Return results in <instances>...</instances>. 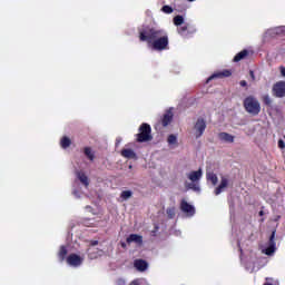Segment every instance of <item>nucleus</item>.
Returning <instances> with one entry per match:
<instances>
[{
	"label": "nucleus",
	"instance_id": "1",
	"mask_svg": "<svg viewBox=\"0 0 285 285\" xmlns=\"http://www.w3.org/2000/svg\"><path fill=\"white\" fill-rule=\"evenodd\" d=\"M139 41H146L157 52L168 50L169 39L168 32L164 29L146 26L138 29Z\"/></svg>",
	"mask_w": 285,
	"mask_h": 285
},
{
	"label": "nucleus",
	"instance_id": "2",
	"mask_svg": "<svg viewBox=\"0 0 285 285\" xmlns=\"http://www.w3.org/2000/svg\"><path fill=\"white\" fill-rule=\"evenodd\" d=\"M139 132L136 135V141L138 144H146V141H153V128L150 125L142 122L139 127Z\"/></svg>",
	"mask_w": 285,
	"mask_h": 285
},
{
	"label": "nucleus",
	"instance_id": "3",
	"mask_svg": "<svg viewBox=\"0 0 285 285\" xmlns=\"http://www.w3.org/2000/svg\"><path fill=\"white\" fill-rule=\"evenodd\" d=\"M243 106L249 115H259L262 112V106L259 105V100L253 96H248L244 99Z\"/></svg>",
	"mask_w": 285,
	"mask_h": 285
},
{
	"label": "nucleus",
	"instance_id": "4",
	"mask_svg": "<svg viewBox=\"0 0 285 285\" xmlns=\"http://www.w3.org/2000/svg\"><path fill=\"white\" fill-rule=\"evenodd\" d=\"M177 32L178 35H180V37H183V39H190L195 37L197 32V27H195V24L190 22H186L177 28Z\"/></svg>",
	"mask_w": 285,
	"mask_h": 285
},
{
	"label": "nucleus",
	"instance_id": "5",
	"mask_svg": "<svg viewBox=\"0 0 285 285\" xmlns=\"http://www.w3.org/2000/svg\"><path fill=\"white\" fill-rule=\"evenodd\" d=\"M196 139H199L206 132V119L199 117L194 124Z\"/></svg>",
	"mask_w": 285,
	"mask_h": 285
},
{
	"label": "nucleus",
	"instance_id": "6",
	"mask_svg": "<svg viewBox=\"0 0 285 285\" xmlns=\"http://www.w3.org/2000/svg\"><path fill=\"white\" fill-rule=\"evenodd\" d=\"M272 92L274 97L282 99L285 97V81H278L274 83Z\"/></svg>",
	"mask_w": 285,
	"mask_h": 285
},
{
	"label": "nucleus",
	"instance_id": "7",
	"mask_svg": "<svg viewBox=\"0 0 285 285\" xmlns=\"http://www.w3.org/2000/svg\"><path fill=\"white\" fill-rule=\"evenodd\" d=\"M180 210L183 213H186L190 217H193V215H195V207L193 205L188 204V202L186 199H181Z\"/></svg>",
	"mask_w": 285,
	"mask_h": 285
},
{
	"label": "nucleus",
	"instance_id": "8",
	"mask_svg": "<svg viewBox=\"0 0 285 285\" xmlns=\"http://www.w3.org/2000/svg\"><path fill=\"white\" fill-rule=\"evenodd\" d=\"M233 75V71L225 69L223 71L213 73L208 79H207V83H209L210 81H213V79H224L226 77H230Z\"/></svg>",
	"mask_w": 285,
	"mask_h": 285
},
{
	"label": "nucleus",
	"instance_id": "9",
	"mask_svg": "<svg viewBox=\"0 0 285 285\" xmlns=\"http://www.w3.org/2000/svg\"><path fill=\"white\" fill-rule=\"evenodd\" d=\"M275 246H276V243H275V230H274L269 236L268 246L265 249V255H273V253H275V248H276Z\"/></svg>",
	"mask_w": 285,
	"mask_h": 285
},
{
	"label": "nucleus",
	"instance_id": "10",
	"mask_svg": "<svg viewBox=\"0 0 285 285\" xmlns=\"http://www.w3.org/2000/svg\"><path fill=\"white\" fill-rule=\"evenodd\" d=\"M81 256L77 255V254H70L67 257V264H69V266H81Z\"/></svg>",
	"mask_w": 285,
	"mask_h": 285
},
{
	"label": "nucleus",
	"instance_id": "11",
	"mask_svg": "<svg viewBox=\"0 0 285 285\" xmlns=\"http://www.w3.org/2000/svg\"><path fill=\"white\" fill-rule=\"evenodd\" d=\"M218 139L220 141H225L226 144H234L235 142V136L226 132V131H223V132H219L218 134Z\"/></svg>",
	"mask_w": 285,
	"mask_h": 285
},
{
	"label": "nucleus",
	"instance_id": "12",
	"mask_svg": "<svg viewBox=\"0 0 285 285\" xmlns=\"http://www.w3.org/2000/svg\"><path fill=\"white\" fill-rule=\"evenodd\" d=\"M224 188H228V178L222 177L219 186L215 188V195H222L224 193Z\"/></svg>",
	"mask_w": 285,
	"mask_h": 285
},
{
	"label": "nucleus",
	"instance_id": "13",
	"mask_svg": "<svg viewBox=\"0 0 285 285\" xmlns=\"http://www.w3.org/2000/svg\"><path fill=\"white\" fill-rule=\"evenodd\" d=\"M202 175H204V173L202 171V168H199L198 170L189 173L187 177L195 184V181H199V179H202Z\"/></svg>",
	"mask_w": 285,
	"mask_h": 285
},
{
	"label": "nucleus",
	"instance_id": "14",
	"mask_svg": "<svg viewBox=\"0 0 285 285\" xmlns=\"http://www.w3.org/2000/svg\"><path fill=\"white\" fill-rule=\"evenodd\" d=\"M144 244V237L141 235L131 234L127 238V244Z\"/></svg>",
	"mask_w": 285,
	"mask_h": 285
},
{
	"label": "nucleus",
	"instance_id": "15",
	"mask_svg": "<svg viewBox=\"0 0 285 285\" xmlns=\"http://www.w3.org/2000/svg\"><path fill=\"white\" fill-rule=\"evenodd\" d=\"M134 266L135 268H137V271H140V273H144V271L148 268V262L144 259H136L134 262Z\"/></svg>",
	"mask_w": 285,
	"mask_h": 285
},
{
	"label": "nucleus",
	"instance_id": "16",
	"mask_svg": "<svg viewBox=\"0 0 285 285\" xmlns=\"http://www.w3.org/2000/svg\"><path fill=\"white\" fill-rule=\"evenodd\" d=\"M173 117H174L173 111H167L166 114H164L161 119V126L166 128V126L173 122Z\"/></svg>",
	"mask_w": 285,
	"mask_h": 285
},
{
	"label": "nucleus",
	"instance_id": "17",
	"mask_svg": "<svg viewBox=\"0 0 285 285\" xmlns=\"http://www.w3.org/2000/svg\"><path fill=\"white\" fill-rule=\"evenodd\" d=\"M120 155L125 157V159H135V157H137V154H135L132 149H121Z\"/></svg>",
	"mask_w": 285,
	"mask_h": 285
},
{
	"label": "nucleus",
	"instance_id": "18",
	"mask_svg": "<svg viewBox=\"0 0 285 285\" xmlns=\"http://www.w3.org/2000/svg\"><path fill=\"white\" fill-rule=\"evenodd\" d=\"M206 179L207 181H210L212 185L217 186V183L219 181V178L217 177V174L213 171H207L206 173Z\"/></svg>",
	"mask_w": 285,
	"mask_h": 285
},
{
	"label": "nucleus",
	"instance_id": "19",
	"mask_svg": "<svg viewBox=\"0 0 285 285\" xmlns=\"http://www.w3.org/2000/svg\"><path fill=\"white\" fill-rule=\"evenodd\" d=\"M77 177H78L79 181H81L83 184V186H86V188H88V186H90L88 176H86V174L83 171H78Z\"/></svg>",
	"mask_w": 285,
	"mask_h": 285
},
{
	"label": "nucleus",
	"instance_id": "20",
	"mask_svg": "<svg viewBox=\"0 0 285 285\" xmlns=\"http://www.w3.org/2000/svg\"><path fill=\"white\" fill-rule=\"evenodd\" d=\"M247 56H248V50L244 49V50H242L240 52H238V53L234 57L233 61H234L235 63H237V62L242 61L243 59H246Z\"/></svg>",
	"mask_w": 285,
	"mask_h": 285
},
{
	"label": "nucleus",
	"instance_id": "21",
	"mask_svg": "<svg viewBox=\"0 0 285 285\" xmlns=\"http://www.w3.org/2000/svg\"><path fill=\"white\" fill-rule=\"evenodd\" d=\"M67 255H68V248L66 246H60V249L58 252L59 262H65Z\"/></svg>",
	"mask_w": 285,
	"mask_h": 285
},
{
	"label": "nucleus",
	"instance_id": "22",
	"mask_svg": "<svg viewBox=\"0 0 285 285\" xmlns=\"http://www.w3.org/2000/svg\"><path fill=\"white\" fill-rule=\"evenodd\" d=\"M83 153L87 156L89 161H95V153L92 151V148L90 147H85Z\"/></svg>",
	"mask_w": 285,
	"mask_h": 285
},
{
	"label": "nucleus",
	"instance_id": "23",
	"mask_svg": "<svg viewBox=\"0 0 285 285\" xmlns=\"http://www.w3.org/2000/svg\"><path fill=\"white\" fill-rule=\"evenodd\" d=\"M71 144H72V140H70V138H68V136L62 137L61 140H60V146L63 149L70 148Z\"/></svg>",
	"mask_w": 285,
	"mask_h": 285
},
{
	"label": "nucleus",
	"instance_id": "24",
	"mask_svg": "<svg viewBox=\"0 0 285 285\" xmlns=\"http://www.w3.org/2000/svg\"><path fill=\"white\" fill-rule=\"evenodd\" d=\"M130 197H132V190H122L120 194V199H122V202H128Z\"/></svg>",
	"mask_w": 285,
	"mask_h": 285
},
{
	"label": "nucleus",
	"instance_id": "25",
	"mask_svg": "<svg viewBox=\"0 0 285 285\" xmlns=\"http://www.w3.org/2000/svg\"><path fill=\"white\" fill-rule=\"evenodd\" d=\"M184 16H176L174 17V26H177V28H181L184 26Z\"/></svg>",
	"mask_w": 285,
	"mask_h": 285
},
{
	"label": "nucleus",
	"instance_id": "26",
	"mask_svg": "<svg viewBox=\"0 0 285 285\" xmlns=\"http://www.w3.org/2000/svg\"><path fill=\"white\" fill-rule=\"evenodd\" d=\"M167 144H169V146H175V144H177V136L175 135H169L167 138Z\"/></svg>",
	"mask_w": 285,
	"mask_h": 285
},
{
	"label": "nucleus",
	"instance_id": "27",
	"mask_svg": "<svg viewBox=\"0 0 285 285\" xmlns=\"http://www.w3.org/2000/svg\"><path fill=\"white\" fill-rule=\"evenodd\" d=\"M263 102L265 106H272L273 105V99H271V96L265 95L263 96Z\"/></svg>",
	"mask_w": 285,
	"mask_h": 285
},
{
	"label": "nucleus",
	"instance_id": "28",
	"mask_svg": "<svg viewBox=\"0 0 285 285\" xmlns=\"http://www.w3.org/2000/svg\"><path fill=\"white\" fill-rule=\"evenodd\" d=\"M161 11L165 12V14H173V7L166 4L161 8Z\"/></svg>",
	"mask_w": 285,
	"mask_h": 285
},
{
	"label": "nucleus",
	"instance_id": "29",
	"mask_svg": "<svg viewBox=\"0 0 285 285\" xmlns=\"http://www.w3.org/2000/svg\"><path fill=\"white\" fill-rule=\"evenodd\" d=\"M167 215H168L169 219H174L175 218V207L167 208Z\"/></svg>",
	"mask_w": 285,
	"mask_h": 285
},
{
	"label": "nucleus",
	"instance_id": "30",
	"mask_svg": "<svg viewBox=\"0 0 285 285\" xmlns=\"http://www.w3.org/2000/svg\"><path fill=\"white\" fill-rule=\"evenodd\" d=\"M187 188H189V190H195L196 193H199V186L195 185L194 183L188 184Z\"/></svg>",
	"mask_w": 285,
	"mask_h": 285
},
{
	"label": "nucleus",
	"instance_id": "31",
	"mask_svg": "<svg viewBox=\"0 0 285 285\" xmlns=\"http://www.w3.org/2000/svg\"><path fill=\"white\" fill-rule=\"evenodd\" d=\"M116 284H117V285H126V279H124V278H118V279L116 281Z\"/></svg>",
	"mask_w": 285,
	"mask_h": 285
},
{
	"label": "nucleus",
	"instance_id": "32",
	"mask_svg": "<svg viewBox=\"0 0 285 285\" xmlns=\"http://www.w3.org/2000/svg\"><path fill=\"white\" fill-rule=\"evenodd\" d=\"M129 285H141V281L139 278H136Z\"/></svg>",
	"mask_w": 285,
	"mask_h": 285
},
{
	"label": "nucleus",
	"instance_id": "33",
	"mask_svg": "<svg viewBox=\"0 0 285 285\" xmlns=\"http://www.w3.org/2000/svg\"><path fill=\"white\" fill-rule=\"evenodd\" d=\"M239 86H242V88H246V86H248V82H246V80H242L239 82Z\"/></svg>",
	"mask_w": 285,
	"mask_h": 285
},
{
	"label": "nucleus",
	"instance_id": "34",
	"mask_svg": "<svg viewBox=\"0 0 285 285\" xmlns=\"http://www.w3.org/2000/svg\"><path fill=\"white\" fill-rule=\"evenodd\" d=\"M278 148H285L284 140H278Z\"/></svg>",
	"mask_w": 285,
	"mask_h": 285
},
{
	"label": "nucleus",
	"instance_id": "35",
	"mask_svg": "<svg viewBox=\"0 0 285 285\" xmlns=\"http://www.w3.org/2000/svg\"><path fill=\"white\" fill-rule=\"evenodd\" d=\"M99 245V240H91L90 242V246H98Z\"/></svg>",
	"mask_w": 285,
	"mask_h": 285
},
{
	"label": "nucleus",
	"instance_id": "36",
	"mask_svg": "<svg viewBox=\"0 0 285 285\" xmlns=\"http://www.w3.org/2000/svg\"><path fill=\"white\" fill-rule=\"evenodd\" d=\"M281 75H282V77H285V68L284 67H281Z\"/></svg>",
	"mask_w": 285,
	"mask_h": 285
},
{
	"label": "nucleus",
	"instance_id": "37",
	"mask_svg": "<svg viewBox=\"0 0 285 285\" xmlns=\"http://www.w3.org/2000/svg\"><path fill=\"white\" fill-rule=\"evenodd\" d=\"M249 75H250L252 79H255V72L249 71Z\"/></svg>",
	"mask_w": 285,
	"mask_h": 285
},
{
	"label": "nucleus",
	"instance_id": "38",
	"mask_svg": "<svg viewBox=\"0 0 285 285\" xmlns=\"http://www.w3.org/2000/svg\"><path fill=\"white\" fill-rule=\"evenodd\" d=\"M258 215L262 217L264 215V210H261Z\"/></svg>",
	"mask_w": 285,
	"mask_h": 285
},
{
	"label": "nucleus",
	"instance_id": "39",
	"mask_svg": "<svg viewBox=\"0 0 285 285\" xmlns=\"http://www.w3.org/2000/svg\"><path fill=\"white\" fill-rule=\"evenodd\" d=\"M121 248H126V243H121Z\"/></svg>",
	"mask_w": 285,
	"mask_h": 285
},
{
	"label": "nucleus",
	"instance_id": "40",
	"mask_svg": "<svg viewBox=\"0 0 285 285\" xmlns=\"http://www.w3.org/2000/svg\"><path fill=\"white\" fill-rule=\"evenodd\" d=\"M116 145H119V140H117Z\"/></svg>",
	"mask_w": 285,
	"mask_h": 285
}]
</instances>
